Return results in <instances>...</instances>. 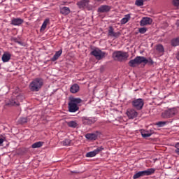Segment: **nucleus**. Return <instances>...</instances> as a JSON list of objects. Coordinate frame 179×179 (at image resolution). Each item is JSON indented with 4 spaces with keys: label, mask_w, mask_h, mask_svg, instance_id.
Listing matches in <instances>:
<instances>
[{
    "label": "nucleus",
    "mask_w": 179,
    "mask_h": 179,
    "mask_svg": "<svg viewBox=\"0 0 179 179\" xmlns=\"http://www.w3.org/2000/svg\"><path fill=\"white\" fill-rule=\"evenodd\" d=\"M12 41H15V43H17V38H12Z\"/></svg>",
    "instance_id": "nucleus-38"
},
{
    "label": "nucleus",
    "mask_w": 179,
    "mask_h": 179,
    "mask_svg": "<svg viewBox=\"0 0 179 179\" xmlns=\"http://www.w3.org/2000/svg\"><path fill=\"white\" fill-rule=\"evenodd\" d=\"M71 139L66 138L62 142L63 146H71Z\"/></svg>",
    "instance_id": "nucleus-30"
},
{
    "label": "nucleus",
    "mask_w": 179,
    "mask_h": 179,
    "mask_svg": "<svg viewBox=\"0 0 179 179\" xmlns=\"http://www.w3.org/2000/svg\"><path fill=\"white\" fill-rule=\"evenodd\" d=\"M155 171H156V169L153 168L148 169L143 171H138L134 175L133 178L138 179L141 178V177H145V176H152V174H155Z\"/></svg>",
    "instance_id": "nucleus-5"
},
{
    "label": "nucleus",
    "mask_w": 179,
    "mask_h": 179,
    "mask_svg": "<svg viewBox=\"0 0 179 179\" xmlns=\"http://www.w3.org/2000/svg\"><path fill=\"white\" fill-rule=\"evenodd\" d=\"M171 44L172 47H178V45H179V37L173 38L171 41Z\"/></svg>",
    "instance_id": "nucleus-26"
},
{
    "label": "nucleus",
    "mask_w": 179,
    "mask_h": 179,
    "mask_svg": "<svg viewBox=\"0 0 179 179\" xmlns=\"http://www.w3.org/2000/svg\"><path fill=\"white\" fill-rule=\"evenodd\" d=\"M50 23V19H45L41 27V31H44L47 29V24Z\"/></svg>",
    "instance_id": "nucleus-27"
},
{
    "label": "nucleus",
    "mask_w": 179,
    "mask_h": 179,
    "mask_svg": "<svg viewBox=\"0 0 179 179\" xmlns=\"http://www.w3.org/2000/svg\"><path fill=\"white\" fill-rule=\"evenodd\" d=\"M97 2H101V3H103V2H104V1H107V0H96Z\"/></svg>",
    "instance_id": "nucleus-39"
},
{
    "label": "nucleus",
    "mask_w": 179,
    "mask_h": 179,
    "mask_svg": "<svg viewBox=\"0 0 179 179\" xmlns=\"http://www.w3.org/2000/svg\"><path fill=\"white\" fill-rule=\"evenodd\" d=\"M29 121V119H27V117H21L20 120H19V124H26Z\"/></svg>",
    "instance_id": "nucleus-33"
},
{
    "label": "nucleus",
    "mask_w": 179,
    "mask_h": 179,
    "mask_svg": "<svg viewBox=\"0 0 179 179\" xmlns=\"http://www.w3.org/2000/svg\"><path fill=\"white\" fill-rule=\"evenodd\" d=\"M90 0H80L77 2V6L80 9H85V8H87L89 6V3Z\"/></svg>",
    "instance_id": "nucleus-13"
},
{
    "label": "nucleus",
    "mask_w": 179,
    "mask_h": 179,
    "mask_svg": "<svg viewBox=\"0 0 179 179\" xmlns=\"http://www.w3.org/2000/svg\"><path fill=\"white\" fill-rule=\"evenodd\" d=\"M156 50L157 51H158V52H162V53L164 52V48L162 44L157 45Z\"/></svg>",
    "instance_id": "nucleus-31"
},
{
    "label": "nucleus",
    "mask_w": 179,
    "mask_h": 179,
    "mask_svg": "<svg viewBox=\"0 0 179 179\" xmlns=\"http://www.w3.org/2000/svg\"><path fill=\"white\" fill-rule=\"evenodd\" d=\"M86 139H88V141H96L97 139V134H87L85 135Z\"/></svg>",
    "instance_id": "nucleus-22"
},
{
    "label": "nucleus",
    "mask_w": 179,
    "mask_h": 179,
    "mask_svg": "<svg viewBox=\"0 0 179 179\" xmlns=\"http://www.w3.org/2000/svg\"><path fill=\"white\" fill-rule=\"evenodd\" d=\"M127 115L130 120H134L138 117V112L135 109H128L127 110Z\"/></svg>",
    "instance_id": "nucleus-12"
},
{
    "label": "nucleus",
    "mask_w": 179,
    "mask_h": 179,
    "mask_svg": "<svg viewBox=\"0 0 179 179\" xmlns=\"http://www.w3.org/2000/svg\"><path fill=\"white\" fill-rule=\"evenodd\" d=\"M141 64H143L142 56H137L134 59L130 60L128 63L131 68H135L136 65H141Z\"/></svg>",
    "instance_id": "nucleus-8"
},
{
    "label": "nucleus",
    "mask_w": 179,
    "mask_h": 179,
    "mask_svg": "<svg viewBox=\"0 0 179 179\" xmlns=\"http://www.w3.org/2000/svg\"><path fill=\"white\" fill-rule=\"evenodd\" d=\"M67 125L70 128H76L78 127V122L76 121H70L67 122Z\"/></svg>",
    "instance_id": "nucleus-29"
},
{
    "label": "nucleus",
    "mask_w": 179,
    "mask_h": 179,
    "mask_svg": "<svg viewBox=\"0 0 179 179\" xmlns=\"http://www.w3.org/2000/svg\"><path fill=\"white\" fill-rule=\"evenodd\" d=\"M110 10L111 7L107 5H103L98 8V12H99V13H106L110 12Z\"/></svg>",
    "instance_id": "nucleus-14"
},
{
    "label": "nucleus",
    "mask_w": 179,
    "mask_h": 179,
    "mask_svg": "<svg viewBox=\"0 0 179 179\" xmlns=\"http://www.w3.org/2000/svg\"><path fill=\"white\" fill-rule=\"evenodd\" d=\"M0 55H1V52H0Z\"/></svg>",
    "instance_id": "nucleus-41"
},
{
    "label": "nucleus",
    "mask_w": 179,
    "mask_h": 179,
    "mask_svg": "<svg viewBox=\"0 0 179 179\" xmlns=\"http://www.w3.org/2000/svg\"><path fill=\"white\" fill-rule=\"evenodd\" d=\"M152 19L150 17H144L140 22L141 26H148V24H152Z\"/></svg>",
    "instance_id": "nucleus-15"
},
{
    "label": "nucleus",
    "mask_w": 179,
    "mask_h": 179,
    "mask_svg": "<svg viewBox=\"0 0 179 179\" xmlns=\"http://www.w3.org/2000/svg\"><path fill=\"white\" fill-rule=\"evenodd\" d=\"M172 3L173 6H176V8H178L179 6V0H173Z\"/></svg>",
    "instance_id": "nucleus-35"
},
{
    "label": "nucleus",
    "mask_w": 179,
    "mask_h": 179,
    "mask_svg": "<svg viewBox=\"0 0 179 179\" xmlns=\"http://www.w3.org/2000/svg\"><path fill=\"white\" fill-rule=\"evenodd\" d=\"M43 145H44V143L39 141V142H36V143H34V144H32L31 148L33 149H37L38 148H41V146H43Z\"/></svg>",
    "instance_id": "nucleus-28"
},
{
    "label": "nucleus",
    "mask_w": 179,
    "mask_h": 179,
    "mask_svg": "<svg viewBox=\"0 0 179 179\" xmlns=\"http://www.w3.org/2000/svg\"><path fill=\"white\" fill-rule=\"evenodd\" d=\"M60 13L62 15L66 16V15H69V13H71V9H69V7H63L60 8Z\"/></svg>",
    "instance_id": "nucleus-23"
},
{
    "label": "nucleus",
    "mask_w": 179,
    "mask_h": 179,
    "mask_svg": "<svg viewBox=\"0 0 179 179\" xmlns=\"http://www.w3.org/2000/svg\"><path fill=\"white\" fill-rule=\"evenodd\" d=\"M24 100V96L20 92V89L17 88L13 92V96L8 103V106H19L20 101Z\"/></svg>",
    "instance_id": "nucleus-1"
},
{
    "label": "nucleus",
    "mask_w": 179,
    "mask_h": 179,
    "mask_svg": "<svg viewBox=\"0 0 179 179\" xmlns=\"http://www.w3.org/2000/svg\"><path fill=\"white\" fill-rule=\"evenodd\" d=\"M24 20L22 18H14L11 21V24L13 26H20Z\"/></svg>",
    "instance_id": "nucleus-17"
},
{
    "label": "nucleus",
    "mask_w": 179,
    "mask_h": 179,
    "mask_svg": "<svg viewBox=\"0 0 179 179\" xmlns=\"http://www.w3.org/2000/svg\"><path fill=\"white\" fill-rule=\"evenodd\" d=\"M120 32H114V28L113 27H109L108 36L109 37H120Z\"/></svg>",
    "instance_id": "nucleus-16"
},
{
    "label": "nucleus",
    "mask_w": 179,
    "mask_h": 179,
    "mask_svg": "<svg viewBox=\"0 0 179 179\" xmlns=\"http://www.w3.org/2000/svg\"><path fill=\"white\" fill-rule=\"evenodd\" d=\"M152 135H153V131H152V130L141 131V136H143V138H149V136H152Z\"/></svg>",
    "instance_id": "nucleus-20"
},
{
    "label": "nucleus",
    "mask_w": 179,
    "mask_h": 179,
    "mask_svg": "<svg viewBox=\"0 0 179 179\" xmlns=\"http://www.w3.org/2000/svg\"><path fill=\"white\" fill-rule=\"evenodd\" d=\"M102 150H104V148H103V146L98 147L94 150L87 152L86 154V157H94V156L99 155V153L102 152Z\"/></svg>",
    "instance_id": "nucleus-11"
},
{
    "label": "nucleus",
    "mask_w": 179,
    "mask_h": 179,
    "mask_svg": "<svg viewBox=\"0 0 179 179\" xmlns=\"http://www.w3.org/2000/svg\"><path fill=\"white\" fill-rule=\"evenodd\" d=\"M80 89V87H79V85L73 84V85H71L70 88V92L71 93H73V94L78 93Z\"/></svg>",
    "instance_id": "nucleus-18"
},
{
    "label": "nucleus",
    "mask_w": 179,
    "mask_h": 179,
    "mask_svg": "<svg viewBox=\"0 0 179 179\" xmlns=\"http://www.w3.org/2000/svg\"><path fill=\"white\" fill-rule=\"evenodd\" d=\"M113 57L115 61H118L119 62H124V61H127L128 59L129 55L128 52L123 51H115L113 53Z\"/></svg>",
    "instance_id": "nucleus-4"
},
{
    "label": "nucleus",
    "mask_w": 179,
    "mask_h": 179,
    "mask_svg": "<svg viewBox=\"0 0 179 179\" xmlns=\"http://www.w3.org/2000/svg\"><path fill=\"white\" fill-rule=\"evenodd\" d=\"M177 114V109L176 108H169L167 110H165L162 113V118H164L165 120H167L169 118H173L174 115Z\"/></svg>",
    "instance_id": "nucleus-6"
},
{
    "label": "nucleus",
    "mask_w": 179,
    "mask_h": 179,
    "mask_svg": "<svg viewBox=\"0 0 179 179\" xmlns=\"http://www.w3.org/2000/svg\"><path fill=\"white\" fill-rule=\"evenodd\" d=\"M143 58V64L144 65H146V64H148V65H153L155 64V62H153V59L152 58L146 59V57L142 56Z\"/></svg>",
    "instance_id": "nucleus-21"
},
{
    "label": "nucleus",
    "mask_w": 179,
    "mask_h": 179,
    "mask_svg": "<svg viewBox=\"0 0 179 179\" xmlns=\"http://www.w3.org/2000/svg\"><path fill=\"white\" fill-rule=\"evenodd\" d=\"M83 124L84 125H92V124H94L96 121H97V117H82Z\"/></svg>",
    "instance_id": "nucleus-9"
},
{
    "label": "nucleus",
    "mask_w": 179,
    "mask_h": 179,
    "mask_svg": "<svg viewBox=\"0 0 179 179\" xmlns=\"http://www.w3.org/2000/svg\"><path fill=\"white\" fill-rule=\"evenodd\" d=\"M129 20H131V15L129 14L125 15L124 17H123L120 21L121 24H125L126 23H128Z\"/></svg>",
    "instance_id": "nucleus-25"
},
{
    "label": "nucleus",
    "mask_w": 179,
    "mask_h": 179,
    "mask_svg": "<svg viewBox=\"0 0 179 179\" xmlns=\"http://www.w3.org/2000/svg\"><path fill=\"white\" fill-rule=\"evenodd\" d=\"M60 55H62V49H60L59 51L56 52L53 57H52L50 60L52 62H55V61H57V59L59 58Z\"/></svg>",
    "instance_id": "nucleus-19"
},
{
    "label": "nucleus",
    "mask_w": 179,
    "mask_h": 179,
    "mask_svg": "<svg viewBox=\"0 0 179 179\" xmlns=\"http://www.w3.org/2000/svg\"><path fill=\"white\" fill-rule=\"evenodd\" d=\"M92 55H94L96 59L100 61V59H103L106 57V52L101 50H94L91 52Z\"/></svg>",
    "instance_id": "nucleus-10"
},
{
    "label": "nucleus",
    "mask_w": 179,
    "mask_h": 179,
    "mask_svg": "<svg viewBox=\"0 0 179 179\" xmlns=\"http://www.w3.org/2000/svg\"><path fill=\"white\" fill-rule=\"evenodd\" d=\"M131 104L136 110H142L143 108V106L145 105V102L142 99H137L132 101Z\"/></svg>",
    "instance_id": "nucleus-7"
},
{
    "label": "nucleus",
    "mask_w": 179,
    "mask_h": 179,
    "mask_svg": "<svg viewBox=\"0 0 179 179\" xmlns=\"http://www.w3.org/2000/svg\"><path fill=\"white\" fill-rule=\"evenodd\" d=\"M10 54L6 52L3 55L1 59L3 62H9V61H10Z\"/></svg>",
    "instance_id": "nucleus-24"
},
{
    "label": "nucleus",
    "mask_w": 179,
    "mask_h": 179,
    "mask_svg": "<svg viewBox=\"0 0 179 179\" xmlns=\"http://www.w3.org/2000/svg\"><path fill=\"white\" fill-rule=\"evenodd\" d=\"M82 103L80 98H71L69 102V113H76L79 111V104Z\"/></svg>",
    "instance_id": "nucleus-3"
},
{
    "label": "nucleus",
    "mask_w": 179,
    "mask_h": 179,
    "mask_svg": "<svg viewBox=\"0 0 179 179\" xmlns=\"http://www.w3.org/2000/svg\"><path fill=\"white\" fill-rule=\"evenodd\" d=\"M43 85L44 80L41 78H36L30 83L29 90L31 92H40Z\"/></svg>",
    "instance_id": "nucleus-2"
},
{
    "label": "nucleus",
    "mask_w": 179,
    "mask_h": 179,
    "mask_svg": "<svg viewBox=\"0 0 179 179\" xmlns=\"http://www.w3.org/2000/svg\"><path fill=\"white\" fill-rule=\"evenodd\" d=\"M147 31H148V29L145 27L140 28L138 29V31H139V33H141V34H145V33H146Z\"/></svg>",
    "instance_id": "nucleus-34"
},
{
    "label": "nucleus",
    "mask_w": 179,
    "mask_h": 179,
    "mask_svg": "<svg viewBox=\"0 0 179 179\" xmlns=\"http://www.w3.org/2000/svg\"><path fill=\"white\" fill-rule=\"evenodd\" d=\"M156 125H157V127H164V125H166V122H158Z\"/></svg>",
    "instance_id": "nucleus-36"
},
{
    "label": "nucleus",
    "mask_w": 179,
    "mask_h": 179,
    "mask_svg": "<svg viewBox=\"0 0 179 179\" xmlns=\"http://www.w3.org/2000/svg\"><path fill=\"white\" fill-rule=\"evenodd\" d=\"M5 141V138H0V145H2L3 143V141Z\"/></svg>",
    "instance_id": "nucleus-37"
},
{
    "label": "nucleus",
    "mask_w": 179,
    "mask_h": 179,
    "mask_svg": "<svg viewBox=\"0 0 179 179\" xmlns=\"http://www.w3.org/2000/svg\"><path fill=\"white\" fill-rule=\"evenodd\" d=\"M177 179H179V177Z\"/></svg>",
    "instance_id": "nucleus-40"
},
{
    "label": "nucleus",
    "mask_w": 179,
    "mask_h": 179,
    "mask_svg": "<svg viewBox=\"0 0 179 179\" xmlns=\"http://www.w3.org/2000/svg\"><path fill=\"white\" fill-rule=\"evenodd\" d=\"M146 1L148 0H136L135 5H136V6H143V2Z\"/></svg>",
    "instance_id": "nucleus-32"
}]
</instances>
